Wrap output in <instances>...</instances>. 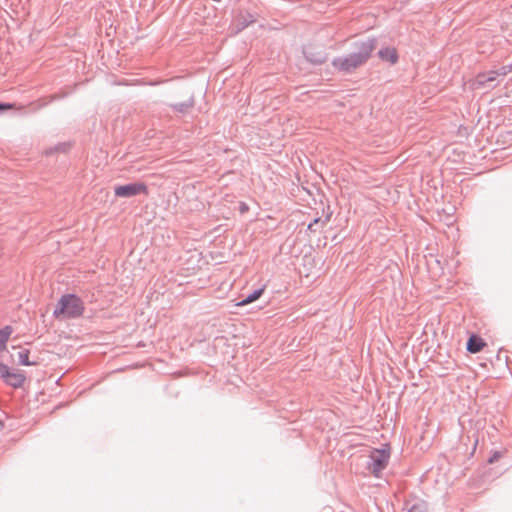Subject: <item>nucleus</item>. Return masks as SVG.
I'll return each mask as SVG.
<instances>
[{
  "label": "nucleus",
  "mask_w": 512,
  "mask_h": 512,
  "mask_svg": "<svg viewBox=\"0 0 512 512\" xmlns=\"http://www.w3.org/2000/svg\"><path fill=\"white\" fill-rule=\"evenodd\" d=\"M374 38L360 39L354 42L355 50L347 57L334 59L333 66L343 72H351L364 64L375 49Z\"/></svg>",
  "instance_id": "1"
},
{
  "label": "nucleus",
  "mask_w": 512,
  "mask_h": 512,
  "mask_svg": "<svg viewBox=\"0 0 512 512\" xmlns=\"http://www.w3.org/2000/svg\"><path fill=\"white\" fill-rule=\"evenodd\" d=\"M84 312V304L80 298L68 294L61 297L58 307L54 311L57 318H77Z\"/></svg>",
  "instance_id": "2"
},
{
  "label": "nucleus",
  "mask_w": 512,
  "mask_h": 512,
  "mask_svg": "<svg viewBox=\"0 0 512 512\" xmlns=\"http://www.w3.org/2000/svg\"><path fill=\"white\" fill-rule=\"evenodd\" d=\"M390 458V449L389 448H383V449H374L371 451L370 459L371 464L369 468L371 469L372 473L378 477L379 473L386 468L388 461Z\"/></svg>",
  "instance_id": "3"
},
{
  "label": "nucleus",
  "mask_w": 512,
  "mask_h": 512,
  "mask_svg": "<svg viewBox=\"0 0 512 512\" xmlns=\"http://www.w3.org/2000/svg\"><path fill=\"white\" fill-rule=\"evenodd\" d=\"M0 378L13 388H20L24 385L26 377L19 370H12L6 364L0 362Z\"/></svg>",
  "instance_id": "4"
},
{
  "label": "nucleus",
  "mask_w": 512,
  "mask_h": 512,
  "mask_svg": "<svg viewBox=\"0 0 512 512\" xmlns=\"http://www.w3.org/2000/svg\"><path fill=\"white\" fill-rule=\"evenodd\" d=\"M114 193L117 197L128 198L136 196L138 194L148 195L149 191L145 183L135 182L116 186L114 189Z\"/></svg>",
  "instance_id": "5"
},
{
  "label": "nucleus",
  "mask_w": 512,
  "mask_h": 512,
  "mask_svg": "<svg viewBox=\"0 0 512 512\" xmlns=\"http://www.w3.org/2000/svg\"><path fill=\"white\" fill-rule=\"evenodd\" d=\"M511 71L510 67H502L499 71H489L478 74L471 83L473 89H480L490 82L497 79L498 76H505Z\"/></svg>",
  "instance_id": "6"
},
{
  "label": "nucleus",
  "mask_w": 512,
  "mask_h": 512,
  "mask_svg": "<svg viewBox=\"0 0 512 512\" xmlns=\"http://www.w3.org/2000/svg\"><path fill=\"white\" fill-rule=\"evenodd\" d=\"M379 58L382 61H386L391 65H394L398 62V51L395 47H384L381 48L378 52Z\"/></svg>",
  "instance_id": "7"
},
{
  "label": "nucleus",
  "mask_w": 512,
  "mask_h": 512,
  "mask_svg": "<svg viewBox=\"0 0 512 512\" xmlns=\"http://www.w3.org/2000/svg\"><path fill=\"white\" fill-rule=\"evenodd\" d=\"M486 342L477 335H471L467 341V350L470 353H478L486 347Z\"/></svg>",
  "instance_id": "8"
},
{
  "label": "nucleus",
  "mask_w": 512,
  "mask_h": 512,
  "mask_svg": "<svg viewBox=\"0 0 512 512\" xmlns=\"http://www.w3.org/2000/svg\"><path fill=\"white\" fill-rule=\"evenodd\" d=\"M264 290H265V287H262L258 290H255L252 294H250L249 296H247L244 300L238 302L236 304V306L238 307H242V306H246L254 301H256L257 299H259L261 297V295L264 293Z\"/></svg>",
  "instance_id": "9"
},
{
  "label": "nucleus",
  "mask_w": 512,
  "mask_h": 512,
  "mask_svg": "<svg viewBox=\"0 0 512 512\" xmlns=\"http://www.w3.org/2000/svg\"><path fill=\"white\" fill-rule=\"evenodd\" d=\"M306 58L314 63V64H320L324 61V57L320 52H313L312 47H308L304 51Z\"/></svg>",
  "instance_id": "10"
},
{
  "label": "nucleus",
  "mask_w": 512,
  "mask_h": 512,
  "mask_svg": "<svg viewBox=\"0 0 512 512\" xmlns=\"http://www.w3.org/2000/svg\"><path fill=\"white\" fill-rule=\"evenodd\" d=\"M12 332L13 330L10 326L0 329V351H4L6 349V343L8 342Z\"/></svg>",
  "instance_id": "11"
},
{
  "label": "nucleus",
  "mask_w": 512,
  "mask_h": 512,
  "mask_svg": "<svg viewBox=\"0 0 512 512\" xmlns=\"http://www.w3.org/2000/svg\"><path fill=\"white\" fill-rule=\"evenodd\" d=\"M29 350L23 349L18 353V363L21 365L29 366V365H35V362L29 361Z\"/></svg>",
  "instance_id": "12"
},
{
  "label": "nucleus",
  "mask_w": 512,
  "mask_h": 512,
  "mask_svg": "<svg viewBox=\"0 0 512 512\" xmlns=\"http://www.w3.org/2000/svg\"><path fill=\"white\" fill-rule=\"evenodd\" d=\"M11 109H15V105L14 104H1L0 103V111H4V110H11Z\"/></svg>",
  "instance_id": "13"
},
{
  "label": "nucleus",
  "mask_w": 512,
  "mask_h": 512,
  "mask_svg": "<svg viewBox=\"0 0 512 512\" xmlns=\"http://www.w3.org/2000/svg\"><path fill=\"white\" fill-rule=\"evenodd\" d=\"M320 221L319 218L315 219L312 223L308 225V229L312 230L313 227H315V224H317Z\"/></svg>",
  "instance_id": "14"
},
{
  "label": "nucleus",
  "mask_w": 512,
  "mask_h": 512,
  "mask_svg": "<svg viewBox=\"0 0 512 512\" xmlns=\"http://www.w3.org/2000/svg\"><path fill=\"white\" fill-rule=\"evenodd\" d=\"M409 512H421L417 507H412Z\"/></svg>",
  "instance_id": "15"
}]
</instances>
